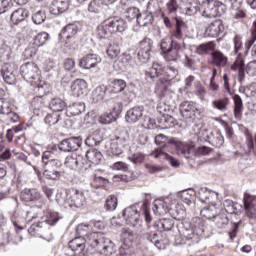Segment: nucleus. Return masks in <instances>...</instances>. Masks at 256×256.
Listing matches in <instances>:
<instances>
[{"label": "nucleus", "mask_w": 256, "mask_h": 256, "mask_svg": "<svg viewBox=\"0 0 256 256\" xmlns=\"http://www.w3.org/2000/svg\"><path fill=\"white\" fill-rule=\"evenodd\" d=\"M101 61V56H99L98 54H86L79 60V67L86 70L95 69V67H97L101 63Z\"/></svg>", "instance_id": "17"}, {"label": "nucleus", "mask_w": 256, "mask_h": 256, "mask_svg": "<svg viewBox=\"0 0 256 256\" xmlns=\"http://www.w3.org/2000/svg\"><path fill=\"white\" fill-rule=\"evenodd\" d=\"M20 74L24 81L39 79V67L33 62H28L20 67Z\"/></svg>", "instance_id": "14"}, {"label": "nucleus", "mask_w": 256, "mask_h": 256, "mask_svg": "<svg viewBox=\"0 0 256 256\" xmlns=\"http://www.w3.org/2000/svg\"><path fill=\"white\" fill-rule=\"evenodd\" d=\"M208 143L213 147H223L225 138L223 137V134H221V131L215 130L211 132Z\"/></svg>", "instance_id": "41"}, {"label": "nucleus", "mask_w": 256, "mask_h": 256, "mask_svg": "<svg viewBox=\"0 0 256 256\" xmlns=\"http://www.w3.org/2000/svg\"><path fill=\"white\" fill-rule=\"evenodd\" d=\"M143 113H145V107L143 106H135L129 109L125 115L126 123H130V125H133V123L141 121V119H143Z\"/></svg>", "instance_id": "22"}, {"label": "nucleus", "mask_w": 256, "mask_h": 256, "mask_svg": "<svg viewBox=\"0 0 256 256\" xmlns=\"http://www.w3.org/2000/svg\"><path fill=\"white\" fill-rule=\"evenodd\" d=\"M28 233L33 237L45 238L47 237V233H49V226L47 225V222L40 221L36 224H32L28 228Z\"/></svg>", "instance_id": "23"}, {"label": "nucleus", "mask_w": 256, "mask_h": 256, "mask_svg": "<svg viewBox=\"0 0 256 256\" xmlns=\"http://www.w3.org/2000/svg\"><path fill=\"white\" fill-rule=\"evenodd\" d=\"M101 143H103V135L99 131L93 132L85 139L87 147H99Z\"/></svg>", "instance_id": "38"}, {"label": "nucleus", "mask_w": 256, "mask_h": 256, "mask_svg": "<svg viewBox=\"0 0 256 256\" xmlns=\"http://www.w3.org/2000/svg\"><path fill=\"white\" fill-rule=\"evenodd\" d=\"M107 151L109 155H113V157H119V155L123 154V148L117 145V142L113 139L110 141Z\"/></svg>", "instance_id": "58"}, {"label": "nucleus", "mask_w": 256, "mask_h": 256, "mask_svg": "<svg viewBox=\"0 0 256 256\" xmlns=\"http://www.w3.org/2000/svg\"><path fill=\"white\" fill-rule=\"evenodd\" d=\"M85 111V104L83 103H74L66 107L65 115L66 117H77Z\"/></svg>", "instance_id": "37"}, {"label": "nucleus", "mask_w": 256, "mask_h": 256, "mask_svg": "<svg viewBox=\"0 0 256 256\" xmlns=\"http://www.w3.org/2000/svg\"><path fill=\"white\" fill-rule=\"evenodd\" d=\"M160 123L163 129H171L172 127H175V123H177V120H175L173 116L164 115L161 117Z\"/></svg>", "instance_id": "60"}, {"label": "nucleus", "mask_w": 256, "mask_h": 256, "mask_svg": "<svg viewBox=\"0 0 256 256\" xmlns=\"http://www.w3.org/2000/svg\"><path fill=\"white\" fill-rule=\"evenodd\" d=\"M107 211H115L117 209V196L110 195L107 197L104 205Z\"/></svg>", "instance_id": "62"}, {"label": "nucleus", "mask_w": 256, "mask_h": 256, "mask_svg": "<svg viewBox=\"0 0 256 256\" xmlns=\"http://www.w3.org/2000/svg\"><path fill=\"white\" fill-rule=\"evenodd\" d=\"M151 156L154 157V159H159V157H163V159H166V161L171 165V167H180L181 163L179 160H177L175 157L167 154L166 152H163V149L156 148L152 153Z\"/></svg>", "instance_id": "29"}, {"label": "nucleus", "mask_w": 256, "mask_h": 256, "mask_svg": "<svg viewBox=\"0 0 256 256\" xmlns=\"http://www.w3.org/2000/svg\"><path fill=\"white\" fill-rule=\"evenodd\" d=\"M91 229H93V225L91 224H79L76 228V233L80 235L78 237H84L86 239L89 237V233H93Z\"/></svg>", "instance_id": "57"}, {"label": "nucleus", "mask_w": 256, "mask_h": 256, "mask_svg": "<svg viewBox=\"0 0 256 256\" xmlns=\"http://www.w3.org/2000/svg\"><path fill=\"white\" fill-rule=\"evenodd\" d=\"M49 105L54 113H61V111L67 108V103L61 98H53Z\"/></svg>", "instance_id": "49"}, {"label": "nucleus", "mask_w": 256, "mask_h": 256, "mask_svg": "<svg viewBox=\"0 0 256 256\" xmlns=\"http://www.w3.org/2000/svg\"><path fill=\"white\" fill-rule=\"evenodd\" d=\"M223 31H225V24H223V20H215L206 27L204 37L216 39V37H219Z\"/></svg>", "instance_id": "18"}, {"label": "nucleus", "mask_w": 256, "mask_h": 256, "mask_svg": "<svg viewBox=\"0 0 256 256\" xmlns=\"http://www.w3.org/2000/svg\"><path fill=\"white\" fill-rule=\"evenodd\" d=\"M65 166L72 170L83 169L85 167V160L83 156L72 154L67 156L64 162Z\"/></svg>", "instance_id": "25"}, {"label": "nucleus", "mask_w": 256, "mask_h": 256, "mask_svg": "<svg viewBox=\"0 0 256 256\" xmlns=\"http://www.w3.org/2000/svg\"><path fill=\"white\" fill-rule=\"evenodd\" d=\"M69 249L71 251H78L79 253H83L86 249V251H89L90 249H96L98 253H101V255H113L115 251H117V248L115 247V243L111 241L108 237L105 236V234L98 233V232H91L89 235L85 237H76L72 239L68 243Z\"/></svg>", "instance_id": "1"}, {"label": "nucleus", "mask_w": 256, "mask_h": 256, "mask_svg": "<svg viewBox=\"0 0 256 256\" xmlns=\"http://www.w3.org/2000/svg\"><path fill=\"white\" fill-rule=\"evenodd\" d=\"M59 219H61L59 213L48 211L46 212L45 219L43 220V222L47 223L48 227H53V225H57Z\"/></svg>", "instance_id": "50"}, {"label": "nucleus", "mask_w": 256, "mask_h": 256, "mask_svg": "<svg viewBox=\"0 0 256 256\" xmlns=\"http://www.w3.org/2000/svg\"><path fill=\"white\" fill-rule=\"evenodd\" d=\"M17 108H15V104L0 99V115H6V119L8 123H18L19 114L16 113Z\"/></svg>", "instance_id": "13"}, {"label": "nucleus", "mask_w": 256, "mask_h": 256, "mask_svg": "<svg viewBox=\"0 0 256 256\" xmlns=\"http://www.w3.org/2000/svg\"><path fill=\"white\" fill-rule=\"evenodd\" d=\"M79 26L75 24L66 25L61 32L59 33L60 39H71V37H75V34L78 33Z\"/></svg>", "instance_id": "39"}, {"label": "nucleus", "mask_w": 256, "mask_h": 256, "mask_svg": "<svg viewBox=\"0 0 256 256\" xmlns=\"http://www.w3.org/2000/svg\"><path fill=\"white\" fill-rule=\"evenodd\" d=\"M181 9L185 15H197L201 11V2L199 0H182Z\"/></svg>", "instance_id": "20"}, {"label": "nucleus", "mask_w": 256, "mask_h": 256, "mask_svg": "<svg viewBox=\"0 0 256 256\" xmlns=\"http://www.w3.org/2000/svg\"><path fill=\"white\" fill-rule=\"evenodd\" d=\"M211 153H213V148L209 146H199L194 150L195 157H205L211 155Z\"/></svg>", "instance_id": "63"}, {"label": "nucleus", "mask_w": 256, "mask_h": 256, "mask_svg": "<svg viewBox=\"0 0 256 256\" xmlns=\"http://www.w3.org/2000/svg\"><path fill=\"white\" fill-rule=\"evenodd\" d=\"M27 17H29V11L25 10V8H19L15 10L11 16L10 21L13 25H24V29H27Z\"/></svg>", "instance_id": "24"}, {"label": "nucleus", "mask_w": 256, "mask_h": 256, "mask_svg": "<svg viewBox=\"0 0 256 256\" xmlns=\"http://www.w3.org/2000/svg\"><path fill=\"white\" fill-rule=\"evenodd\" d=\"M244 209L249 219L256 218V196L245 193L243 198Z\"/></svg>", "instance_id": "21"}, {"label": "nucleus", "mask_w": 256, "mask_h": 256, "mask_svg": "<svg viewBox=\"0 0 256 256\" xmlns=\"http://www.w3.org/2000/svg\"><path fill=\"white\" fill-rule=\"evenodd\" d=\"M201 16L205 19H214L227 13V4L216 0H205L201 5Z\"/></svg>", "instance_id": "6"}, {"label": "nucleus", "mask_w": 256, "mask_h": 256, "mask_svg": "<svg viewBox=\"0 0 256 256\" xmlns=\"http://www.w3.org/2000/svg\"><path fill=\"white\" fill-rule=\"evenodd\" d=\"M159 73V66L154 65L145 71L144 79L149 85H151L152 83H155V81H158L157 79H159Z\"/></svg>", "instance_id": "42"}, {"label": "nucleus", "mask_w": 256, "mask_h": 256, "mask_svg": "<svg viewBox=\"0 0 256 256\" xmlns=\"http://www.w3.org/2000/svg\"><path fill=\"white\" fill-rule=\"evenodd\" d=\"M185 27V22L180 19H176L175 29L172 30L170 39L164 38L161 40L160 48L164 55L165 61H177L180 57V53L185 49V44L181 45L179 42L173 40L178 39L181 41L183 39V28Z\"/></svg>", "instance_id": "2"}, {"label": "nucleus", "mask_w": 256, "mask_h": 256, "mask_svg": "<svg viewBox=\"0 0 256 256\" xmlns=\"http://www.w3.org/2000/svg\"><path fill=\"white\" fill-rule=\"evenodd\" d=\"M82 144L83 139L81 138V136H78L62 140L59 143L58 147L60 151H64V153H71V151H77Z\"/></svg>", "instance_id": "15"}, {"label": "nucleus", "mask_w": 256, "mask_h": 256, "mask_svg": "<svg viewBox=\"0 0 256 256\" xmlns=\"http://www.w3.org/2000/svg\"><path fill=\"white\" fill-rule=\"evenodd\" d=\"M42 167L44 169L43 175L46 179L50 181H58V179H61V161L50 160L49 163H46Z\"/></svg>", "instance_id": "12"}, {"label": "nucleus", "mask_w": 256, "mask_h": 256, "mask_svg": "<svg viewBox=\"0 0 256 256\" xmlns=\"http://www.w3.org/2000/svg\"><path fill=\"white\" fill-rule=\"evenodd\" d=\"M198 227L199 229L195 231V228L191 226L190 222H184L181 224L178 231L182 239H185L186 241H192V243H199L200 235L205 233V222L199 220Z\"/></svg>", "instance_id": "7"}, {"label": "nucleus", "mask_w": 256, "mask_h": 256, "mask_svg": "<svg viewBox=\"0 0 256 256\" xmlns=\"http://www.w3.org/2000/svg\"><path fill=\"white\" fill-rule=\"evenodd\" d=\"M212 223H214L217 229H227V226L229 225V216L225 212H220L216 214Z\"/></svg>", "instance_id": "36"}, {"label": "nucleus", "mask_w": 256, "mask_h": 256, "mask_svg": "<svg viewBox=\"0 0 256 256\" xmlns=\"http://www.w3.org/2000/svg\"><path fill=\"white\" fill-rule=\"evenodd\" d=\"M137 58L141 63H147L151 59V46L149 44L141 45L140 49L137 51Z\"/></svg>", "instance_id": "43"}, {"label": "nucleus", "mask_w": 256, "mask_h": 256, "mask_svg": "<svg viewBox=\"0 0 256 256\" xmlns=\"http://www.w3.org/2000/svg\"><path fill=\"white\" fill-rule=\"evenodd\" d=\"M234 42V52L237 56L235 62L231 65L230 69L231 71H238V79L240 83L245 79V61L243 60V57L240 50L243 49V41H241V37L235 36L233 39Z\"/></svg>", "instance_id": "8"}, {"label": "nucleus", "mask_w": 256, "mask_h": 256, "mask_svg": "<svg viewBox=\"0 0 256 256\" xmlns=\"http://www.w3.org/2000/svg\"><path fill=\"white\" fill-rule=\"evenodd\" d=\"M49 40V34L47 32L38 33L34 38L35 47H43Z\"/></svg>", "instance_id": "61"}, {"label": "nucleus", "mask_w": 256, "mask_h": 256, "mask_svg": "<svg viewBox=\"0 0 256 256\" xmlns=\"http://www.w3.org/2000/svg\"><path fill=\"white\" fill-rule=\"evenodd\" d=\"M232 99L234 101V116H235V119L240 120L242 115H243V99H241V96H239V94L233 95Z\"/></svg>", "instance_id": "44"}, {"label": "nucleus", "mask_w": 256, "mask_h": 256, "mask_svg": "<svg viewBox=\"0 0 256 256\" xmlns=\"http://www.w3.org/2000/svg\"><path fill=\"white\" fill-rule=\"evenodd\" d=\"M122 43H123L122 38H115L109 44L106 53H107L108 57H110V59H115V57H117V55H119L121 53V49L119 47H121Z\"/></svg>", "instance_id": "33"}, {"label": "nucleus", "mask_w": 256, "mask_h": 256, "mask_svg": "<svg viewBox=\"0 0 256 256\" xmlns=\"http://www.w3.org/2000/svg\"><path fill=\"white\" fill-rule=\"evenodd\" d=\"M226 5H230L231 8L236 11L234 14V19H245L247 17V14H245V11L241 8L242 2L239 0H224Z\"/></svg>", "instance_id": "32"}, {"label": "nucleus", "mask_w": 256, "mask_h": 256, "mask_svg": "<svg viewBox=\"0 0 256 256\" xmlns=\"http://www.w3.org/2000/svg\"><path fill=\"white\" fill-rule=\"evenodd\" d=\"M61 121V113L59 112H52L50 114H47L44 118V122L46 125H49V127L53 125H57Z\"/></svg>", "instance_id": "55"}, {"label": "nucleus", "mask_w": 256, "mask_h": 256, "mask_svg": "<svg viewBox=\"0 0 256 256\" xmlns=\"http://www.w3.org/2000/svg\"><path fill=\"white\" fill-rule=\"evenodd\" d=\"M56 201L58 205L62 207H83L87 203L85 193L81 190L71 189H60L56 194Z\"/></svg>", "instance_id": "3"}, {"label": "nucleus", "mask_w": 256, "mask_h": 256, "mask_svg": "<svg viewBox=\"0 0 256 256\" xmlns=\"http://www.w3.org/2000/svg\"><path fill=\"white\" fill-rule=\"evenodd\" d=\"M85 157L89 163H92L93 165H99L103 160V153L95 148H90L86 151Z\"/></svg>", "instance_id": "34"}, {"label": "nucleus", "mask_w": 256, "mask_h": 256, "mask_svg": "<svg viewBox=\"0 0 256 256\" xmlns=\"http://www.w3.org/2000/svg\"><path fill=\"white\" fill-rule=\"evenodd\" d=\"M247 152L249 155H256V133L253 136L251 131L245 132Z\"/></svg>", "instance_id": "40"}, {"label": "nucleus", "mask_w": 256, "mask_h": 256, "mask_svg": "<svg viewBox=\"0 0 256 256\" xmlns=\"http://www.w3.org/2000/svg\"><path fill=\"white\" fill-rule=\"evenodd\" d=\"M153 21L154 16L146 11L143 14L140 13L137 23L140 25V27H147V25H153Z\"/></svg>", "instance_id": "52"}, {"label": "nucleus", "mask_w": 256, "mask_h": 256, "mask_svg": "<svg viewBox=\"0 0 256 256\" xmlns=\"http://www.w3.org/2000/svg\"><path fill=\"white\" fill-rule=\"evenodd\" d=\"M69 0H53L49 7L51 15H61L68 11Z\"/></svg>", "instance_id": "28"}, {"label": "nucleus", "mask_w": 256, "mask_h": 256, "mask_svg": "<svg viewBox=\"0 0 256 256\" xmlns=\"http://www.w3.org/2000/svg\"><path fill=\"white\" fill-rule=\"evenodd\" d=\"M125 29H127L125 20L118 17L108 18L103 25L98 27L97 37L98 39H107L114 33H123Z\"/></svg>", "instance_id": "4"}, {"label": "nucleus", "mask_w": 256, "mask_h": 256, "mask_svg": "<svg viewBox=\"0 0 256 256\" xmlns=\"http://www.w3.org/2000/svg\"><path fill=\"white\" fill-rule=\"evenodd\" d=\"M110 87L112 89V93H124V101L129 102L135 99V92H133V90L127 86V82H125L123 79H112L110 81Z\"/></svg>", "instance_id": "10"}, {"label": "nucleus", "mask_w": 256, "mask_h": 256, "mask_svg": "<svg viewBox=\"0 0 256 256\" xmlns=\"http://www.w3.org/2000/svg\"><path fill=\"white\" fill-rule=\"evenodd\" d=\"M140 15H141V11L137 7H130L125 11V18L128 21H136L137 23L139 21Z\"/></svg>", "instance_id": "51"}, {"label": "nucleus", "mask_w": 256, "mask_h": 256, "mask_svg": "<svg viewBox=\"0 0 256 256\" xmlns=\"http://www.w3.org/2000/svg\"><path fill=\"white\" fill-rule=\"evenodd\" d=\"M148 13H151L153 16L156 15V17H159L163 15V12L161 11V6H159V3L155 0H150L147 5V11Z\"/></svg>", "instance_id": "54"}, {"label": "nucleus", "mask_w": 256, "mask_h": 256, "mask_svg": "<svg viewBox=\"0 0 256 256\" xmlns=\"http://www.w3.org/2000/svg\"><path fill=\"white\" fill-rule=\"evenodd\" d=\"M214 50H215V43L213 42L203 43L196 47V53H198V55H207L209 51H214Z\"/></svg>", "instance_id": "56"}, {"label": "nucleus", "mask_w": 256, "mask_h": 256, "mask_svg": "<svg viewBox=\"0 0 256 256\" xmlns=\"http://www.w3.org/2000/svg\"><path fill=\"white\" fill-rule=\"evenodd\" d=\"M153 211L156 215H165L169 209L167 208V203L163 200H155Z\"/></svg>", "instance_id": "53"}, {"label": "nucleus", "mask_w": 256, "mask_h": 256, "mask_svg": "<svg viewBox=\"0 0 256 256\" xmlns=\"http://www.w3.org/2000/svg\"><path fill=\"white\" fill-rule=\"evenodd\" d=\"M200 215L204 217L205 219H208V221H212L217 216V210H215V206L212 207H205L200 211Z\"/></svg>", "instance_id": "59"}, {"label": "nucleus", "mask_w": 256, "mask_h": 256, "mask_svg": "<svg viewBox=\"0 0 256 256\" xmlns=\"http://www.w3.org/2000/svg\"><path fill=\"white\" fill-rule=\"evenodd\" d=\"M210 63L218 69H223V67H227V63H229V58L225 54H223V52L215 50L211 53Z\"/></svg>", "instance_id": "26"}, {"label": "nucleus", "mask_w": 256, "mask_h": 256, "mask_svg": "<svg viewBox=\"0 0 256 256\" xmlns=\"http://www.w3.org/2000/svg\"><path fill=\"white\" fill-rule=\"evenodd\" d=\"M198 199L201 203L211 205V207L217 206V193L209 191L207 188H200L198 190Z\"/></svg>", "instance_id": "19"}, {"label": "nucleus", "mask_w": 256, "mask_h": 256, "mask_svg": "<svg viewBox=\"0 0 256 256\" xmlns=\"http://www.w3.org/2000/svg\"><path fill=\"white\" fill-rule=\"evenodd\" d=\"M119 114V110H116L114 107L112 112H106L104 114H101L98 118L99 123L101 125H111V123H115L117 121V115Z\"/></svg>", "instance_id": "35"}, {"label": "nucleus", "mask_w": 256, "mask_h": 256, "mask_svg": "<svg viewBox=\"0 0 256 256\" xmlns=\"http://www.w3.org/2000/svg\"><path fill=\"white\" fill-rule=\"evenodd\" d=\"M143 237L146 239V241H149L155 245L157 249H163V241L159 239L157 232H146Z\"/></svg>", "instance_id": "46"}, {"label": "nucleus", "mask_w": 256, "mask_h": 256, "mask_svg": "<svg viewBox=\"0 0 256 256\" xmlns=\"http://www.w3.org/2000/svg\"><path fill=\"white\" fill-rule=\"evenodd\" d=\"M180 114L184 119H190L191 121H195V119H199L201 117V110H199V106L197 103L193 101H183L179 105Z\"/></svg>", "instance_id": "11"}, {"label": "nucleus", "mask_w": 256, "mask_h": 256, "mask_svg": "<svg viewBox=\"0 0 256 256\" xmlns=\"http://www.w3.org/2000/svg\"><path fill=\"white\" fill-rule=\"evenodd\" d=\"M0 73L3 81H5L7 85H15L17 76L15 75V69L11 67V64H4L0 70Z\"/></svg>", "instance_id": "27"}, {"label": "nucleus", "mask_w": 256, "mask_h": 256, "mask_svg": "<svg viewBox=\"0 0 256 256\" xmlns=\"http://www.w3.org/2000/svg\"><path fill=\"white\" fill-rule=\"evenodd\" d=\"M21 201H25L26 203L33 202V201H40L41 200V192L39 190L32 188V189H24L20 194Z\"/></svg>", "instance_id": "31"}, {"label": "nucleus", "mask_w": 256, "mask_h": 256, "mask_svg": "<svg viewBox=\"0 0 256 256\" xmlns=\"http://www.w3.org/2000/svg\"><path fill=\"white\" fill-rule=\"evenodd\" d=\"M74 97H83L87 93V82L84 79H76L71 84Z\"/></svg>", "instance_id": "30"}, {"label": "nucleus", "mask_w": 256, "mask_h": 256, "mask_svg": "<svg viewBox=\"0 0 256 256\" xmlns=\"http://www.w3.org/2000/svg\"><path fill=\"white\" fill-rule=\"evenodd\" d=\"M158 71L159 79L156 83L155 92L164 97L165 92H167V83L173 81V79L179 75V72L172 66H167L164 68L158 66Z\"/></svg>", "instance_id": "5"}, {"label": "nucleus", "mask_w": 256, "mask_h": 256, "mask_svg": "<svg viewBox=\"0 0 256 256\" xmlns=\"http://www.w3.org/2000/svg\"><path fill=\"white\" fill-rule=\"evenodd\" d=\"M138 207L139 204H133L123 210L122 215L126 225H130V227H141L143 220H141V211Z\"/></svg>", "instance_id": "9"}, {"label": "nucleus", "mask_w": 256, "mask_h": 256, "mask_svg": "<svg viewBox=\"0 0 256 256\" xmlns=\"http://www.w3.org/2000/svg\"><path fill=\"white\" fill-rule=\"evenodd\" d=\"M109 183V180H107L103 176H99L97 174L92 175V185L98 189L99 187H104V185H107Z\"/></svg>", "instance_id": "64"}, {"label": "nucleus", "mask_w": 256, "mask_h": 256, "mask_svg": "<svg viewBox=\"0 0 256 256\" xmlns=\"http://www.w3.org/2000/svg\"><path fill=\"white\" fill-rule=\"evenodd\" d=\"M230 99L228 97L219 98L212 102V107L217 109V111H221L225 113L227 111V107H229Z\"/></svg>", "instance_id": "48"}, {"label": "nucleus", "mask_w": 256, "mask_h": 256, "mask_svg": "<svg viewBox=\"0 0 256 256\" xmlns=\"http://www.w3.org/2000/svg\"><path fill=\"white\" fill-rule=\"evenodd\" d=\"M195 195L196 193L193 189L183 190L178 193V197H180L186 205H191V203L195 201Z\"/></svg>", "instance_id": "45"}, {"label": "nucleus", "mask_w": 256, "mask_h": 256, "mask_svg": "<svg viewBox=\"0 0 256 256\" xmlns=\"http://www.w3.org/2000/svg\"><path fill=\"white\" fill-rule=\"evenodd\" d=\"M168 143L170 145H174L178 155H183L185 159H189L191 153H193V149L195 148V145L179 141L177 138H170Z\"/></svg>", "instance_id": "16"}, {"label": "nucleus", "mask_w": 256, "mask_h": 256, "mask_svg": "<svg viewBox=\"0 0 256 256\" xmlns=\"http://www.w3.org/2000/svg\"><path fill=\"white\" fill-rule=\"evenodd\" d=\"M105 93H107V88L105 86H97L91 95L92 102L99 103L105 99Z\"/></svg>", "instance_id": "47"}]
</instances>
